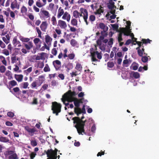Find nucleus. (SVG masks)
<instances>
[{
    "label": "nucleus",
    "instance_id": "1",
    "mask_svg": "<svg viewBox=\"0 0 159 159\" xmlns=\"http://www.w3.org/2000/svg\"><path fill=\"white\" fill-rule=\"evenodd\" d=\"M76 95L75 92H70L65 94L61 98L62 102L66 106H68L69 102H74V104L76 108L80 106V103L82 102V100H79L75 98V96Z\"/></svg>",
    "mask_w": 159,
    "mask_h": 159
},
{
    "label": "nucleus",
    "instance_id": "2",
    "mask_svg": "<svg viewBox=\"0 0 159 159\" xmlns=\"http://www.w3.org/2000/svg\"><path fill=\"white\" fill-rule=\"evenodd\" d=\"M80 119L79 117H74L72 118L74 120L73 123L74 124H75V127L76 128L78 133L79 134H82V133H84V126L85 122V120L83 121L82 119L84 118V116L83 114Z\"/></svg>",
    "mask_w": 159,
    "mask_h": 159
},
{
    "label": "nucleus",
    "instance_id": "3",
    "mask_svg": "<svg viewBox=\"0 0 159 159\" xmlns=\"http://www.w3.org/2000/svg\"><path fill=\"white\" fill-rule=\"evenodd\" d=\"M44 80V78L43 76H41L39 77V78L33 82L31 84V87L32 89L37 88L40 86Z\"/></svg>",
    "mask_w": 159,
    "mask_h": 159
},
{
    "label": "nucleus",
    "instance_id": "4",
    "mask_svg": "<svg viewBox=\"0 0 159 159\" xmlns=\"http://www.w3.org/2000/svg\"><path fill=\"white\" fill-rule=\"evenodd\" d=\"M57 150L55 149V150L52 149L48 150L47 151H45L48 157L47 159H56L57 158Z\"/></svg>",
    "mask_w": 159,
    "mask_h": 159
},
{
    "label": "nucleus",
    "instance_id": "5",
    "mask_svg": "<svg viewBox=\"0 0 159 159\" xmlns=\"http://www.w3.org/2000/svg\"><path fill=\"white\" fill-rule=\"evenodd\" d=\"M61 105L60 104L56 102L52 103V110L53 114H55L56 116H57L58 113L61 111Z\"/></svg>",
    "mask_w": 159,
    "mask_h": 159
},
{
    "label": "nucleus",
    "instance_id": "6",
    "mask_svg": "<svg viewBox=\"0 0 159 159\" xmlns=\"http://www.w3.org/2000/svg\"><path fill=\"white\" fill-rule=\"evenodd\" d=\"M80 11L81 12V13L79 12V18L80 16V17L83 16L86 24L88 25V22L87 21V20L88 18V13L87 10L85 8H81L80 9Z\"/></svg>",
    "mask_w": 159,
    "mask_h": 159
},
{
    "label": "nucleus",
    "instance_id": "7",
    "mask_svg": "<svg viewBox=\"0 0 159 159\" xmlns=\"http://www.w3.org/2000/svg\"><path fill=\"white\" fill-rule=\"evenodd\" d=\"M134 45H135L136 43H133ZM136 44H138L139 47L136 48L137 50L138 54L139 56H142L144 52L145 49L144 48V46L143 45V42L138 41L136 42Z\"/></svg>",
    "mask_w": 159,
    "mask_h": 159
},
{
    "label": "nucleus",
    "instance_id": "8",
    "mask_svg": "<svg viewBox=\"0 0 159 159\" xmlns=\"http://www.w3.org/2000/svg\"><path fill=\"white\" fill-rule=\"evenodd\" d=\"M4 154L6 157L9 156V159H18L16 154L13 151H7L4 152Z\"/></svg>",
    "mask_w": 159,
    "mask_h": 159
},
{
    "label": "nucleus",
    "instance_id": "9",
    "mask_svg": "<svg viewBox=\"0 0 159 159\" xmlns=\"http://www.w3.org/2000/svg\"><path fill=\"white\" fill-rule=\"evenodd\" d=\"M121 33H120L118 35V40L119 42L123 40L122 38V33H123L125 35L129 36V34L130 33L131 31H128L125 28H120Z\"/></svg>",
    "mask_w": 159,
    "mask_h": 159
},
{
    "label": "nucleus",
    "instance_id": "10",
    "mask_svg": "<svg viewBox=\"0 0 159 159\" xmlns=\"http://www.w3.org/2000/svg\"><path fill=\"white\" fill-rule=\"evenodd\" d=\"M91 55L92 61H98L96 58V55L97 56L98 58L99 59H101L102 57L101 53H99L97 51H95L92 53Z\"/></svg>",
    "mask_w": 159,
    "mask_h": 159
},
{
    "label": "nucleus",
    "instance_id": "11",
    "mask_svg": "<svg viewBox=\"0 0 159 159\" xmlns=\"http://www.w3.org/2000/svg\"><path fill=\"white\" fill-rule=\"evenodd\" d=\"M75 113L77 114V116H79L80 114L82 113L85 114L86 113V111L85 108V106H83L82 109L79 108H75Z\"/></svg>",
    "mask_w": 159,
    "mask_h": 159
},
{
    "label": "nucleus",
    "instance_id": "12",
    "mask_svg": "<svg viewBox=\"0 0 159 159\" xmlns=\"http://www.w3.org/2000/svg\"><path fill=\"white\" fill-rule=\"evenodd\" d=\"M57 25L62 29L65 30L67 27L66 22L62 20H58Z\"/></svg>",
    "mask_w": 159,
    "mask_h": 159
},
{
    "label": "nucleus",
    "instance_id": "13",
    "mask_svg": "<svg viewBox=\"0 0 159 159\" xmlns=\"http://www.w3.org/2000/svg\"><path fill=\"white\" fill-rule=\"evenodd\" d=\"M70 15L66 11L62 16V19L65 20H66L68 22H69L70 19Z\"/></svg>",
    "mask_w": 159,
    "mask_h": 159
},
{
    "label": "nucleus",
    "instance_id": "14",
    "mask_svg": "<svg viewBox=\"0 0 159 159\" xmlns=\"http://www.w3.org/2000/svg\"><path fill=\"white\" fill-rule=\"evenodd\" d=\"M41 30L44 32H45L48 27V24L46 21H43L40 25Z\"/></svg>",
    "mask_w": 159,
    "mask_h": 159
},
{
    "label": "nucleus",
    "instance_id": "15",
    "mask_svg": "<svg viewBox=\"0 0 159 159\" xmlns=\"http://www.w3.org/2000/svg\"><path fill=\"white\" fill-rule=\"evenodd\" d=\"M53 64L56 70H58L61 66V62L60 61L58 60L54 61L53 62Z\"/></svg>",
    "mask_w": 159,
    "mask_h": 159
},
{
    "label": "nucleus",
    "instance_id": "16",
    "mask_svg": "<svg viewBox=\"0 0 159 159\" xmlns=\"http://www.w3.org/2000/svg\"><path fill=\"white\" fill-rule=\"evenodd\" d=\"M130 76L131 78H134L135 79H138L140 77V75L138 72L132 71L129 73Z\"/></svg>",
    "mask_w": 159,
    "mask_h": 159
},
{
    "label": "nucleus",
    "instance_id": "17",
    "mask_svg": "<svg viewBox=\"0 0 159 159\" xmlns=\"http://www.w3.org/2000/svg\"><path fill=\"white\" fill-rule=\"evenodd\" d=\"M147 56V53L145 52L144 51V52H143V55L142 56H141V57H142L141 58V60L143 62L145 63L147 62V61H148V57H149V56H148V57Z\"/></svg>",
    "mask_w": 159,
    "mask_h": 159
},
{
    "label": "nucleus",
    "instance_id": "18",
    "mask_svg": "<svg viewBox=\"0 0 159 159\" xmlns=\"http://www.w3.org/2000/svg\"><path fill=\"white\" fill-rule=\"evenodd\" d=\"M45 40L46 43L48 46L51 45V42L52 40V39L49 35H47L45 36Z\"/></svg>",
    "mask_w": 159,
    "mask_h": 159
},
{
    "label": "nucleus",
    "instance_id": "19",
    "mask_svg": "<svg viewBox=\"0 0 159 159\" xmlns=\"http://www.w3.org/2000/svg\"><path fill=\"white\" fill-rule=\"evenodd\" d=\"M115 3L112 0H109V3L107 5V7L109 9H111L113 8H116V7L115 5Z\"/></svg>",
    "mask_w": 159,
    "mask_h": 159
},
{
    "label": "nucleus",
    "instance_id": "20",
    "mask_svg": "<svg viewBox=\"0 0 159 159\" xmlns=\"http://www.w3.org/2000/svg\"><path fill=\"white\" fill-rule=\"evenodd\" d=\"M99 27L100 29H102L105 31H107L108 29V27L103 23H100L99 24Z\"/></svg>",
    "mask_w": 159,
    "mask_h": 159
},
{
    "label": "nucleus",
    "instance_id": "21",
    "mask_svg": "<svg viewBox=\"0 0 159 159\" xmlns=\"http://www.w3.org/2000/svg\"><path fill=\"white\" fill-rule=\"evenodd\" d=\"M25 129L28 132L31 134L32 135L35 132V129L34 128L31 129L28 126H26L25 127Z\"/></svg>",
    "mask_w": 159,
    "mask_h": 159
},
{
    "label": "nucleus",
    "instance_id": "22",
    "mask_svg": "<svg viewBox=\"0 0 159 159\" xmlns=\"http://www.w3.org/2000/svg\"><path fill=\"white\" fill-rule=\"evenodd\" d=\"M64 13V10L61 9V7H60L58 10L57 17L59 18L62 15H63Z\"/></svg>",
    "mask_w": 159,
    "mask_h": 159
},
{
    "label": "nucleus",
    "instance_id": "23",
    "mask_svg": "<svg viewBox=\"0 0 159 159\" xmlns=\"http://www.w3.org/2000/svg\"><path fill=\"white\" fill-rule=\"evenodd\" d=\"M42 13L43 14L44 17L46 18H48L50 17V14L49 12L46 10H43L41 11Z\"/></svg>",
    "mask_w": 159,
    "mask_h": 159
},
{
    "label": "nucleus",
    "instance_id": "24",
    "mask_svg": "<svg viewBox=\"0 0 159 159\" xmlns=\"http://www.w3.org/2000/svg\"><path fill=\"white\" fill-rule=\"evenodd\" d=\"M138 67V64L135 62H134L130 66V68L132 70H137Z\"/></svg>",
    "mask_w": 159,
    "mask_h": 159
},
{
    "label": "nucleus",
    "instance_id": "25",
    "mask_svg": "<svg viewBox=\"0 0 159 159\" xmlns=\"http://www.w3.org/2000/svg\"><path fill=\"white\" fill-rule=\"evenodd\" d=\"M80 70H79L78 71L75 70L74 71H73L71 72H70V74L71 75V76L72 77H73L74 76H75L77 75L80 74Z\"/></svg>",
    "mask_w": 159,
    "mask_h": 159
},
{
    "label": "nucleus",
    "instance_id": "26",
    "mask_svg": "<svg viewBox=\"0 0 159 159\" xmlns=\"http://www.w3.org/2000/svg\"><path fill=\"white\" fill-rule=\"evenodd\" d=\"M9 140L8 138L6 137H0V141L3 143L9 142Z\"/></svg>",
    "mask_w": 159,
    "mask_h": 159
},
{
    "label": "nucleus",
    "instance_id": "27",
    "mask_svg": "<svg viewBox=\"0 0 159 159\" xmlns=\"http://www.w3.org/2000/svg\"><path fill=\"white\" fill-rule=\"evenodd\" d=\"M15 77L17 81L19 82H20L22 80L23 76L22 75H16Z\"/></svg>",
    "mask_w": 159,
    "mask_h": 159
},
{
    "label": "nucleus",
    "instance_id": "28",
    "mask_svg": "<svg viewBox=\"0 0 159 159\" xmlns=\"http://www.w3.org/2000/svg\"><path fill=\"white\" fill-rule=\"evenodd\" d=\"M70 43L73 47L76 46L78 45L77 41H76V40L74 39H71Z\"/></svg>",
    "mask_w": 159,
    "mask_h": 159
},
{
    "label": "nucleus",
    "instance_id": "29",
    "mask_svg": "<svg viewBox=\"0 0 159 159\" xmlns=\"http://www.w3.org/2000/svg\"><path fill=\"white\" fill-rule=\"evenodd\" d=\"M71 24L73 26H77L78 24L77 20L75 18L72 19L71 21Z\"/></svg>",
    "mask_w": 159,
    "mask_h": 159
},
{
    "label": "nucleus",
    "instance_id": "30",
    "mask_svg": "<svg viewBox=\"0 0 159 159\" xmlns=\"http://www.w3.org/2000/svg\"><path fill=\"white\" fill-rule=\"evenodd\" d=\"M30 141V144L33 147H35L37 145V143L35 139H32Z\"/></svg>",
    "mask_w": 159,
    "mask_h": 159
},
{
    "label": "nucleus",
    "instance_id": "31",
    "mask_svg": "<svg viewBox=\"0 0 159 159\" xmlns=\"http://www.w3.org/2000/svg\"><path fill=\"white\" fill-rule=\"evenodd\" d=\"M18 4L17 0H14V1L12 2L11 5V7L12 9H13L15 8V7Z\"/></svg>",
    "mask_w": 159,
    "mask_h": 159
},
{
    "label": "nucleus",
    "instance_id": "32",
    "mask_svg": "<svg viewBox=\"0 0 159 159\" xmlns=\"http://www.w3.org/2000/svg\"><path fill=\"white\" fill-rule=\"evenodd\" d=\"M28 83L27 82H24L21 84L20 87L21 88L26 89L28 88Z\"/></svg>",
    "mask_w": 159,
    "mask_h": 159
},
{
    "label": "nucleus",
    "instance_id": "33",
    "mask_svg": "<svg viewBox=\"0 0 159 159\" xmlns=\"http://www.w3.org/2000/svg\"><path fill=\"white\" fill-rule=\"evenodd\" d=\"M20 43L19 41L17 40L16 37L14 38L12 40V43L15 46H16L17 45L19 44Z\"/></svg>",
    "mask_w": 159,
    "mask_h": 159
},
{
    "label": "nucleus",
    "instance_id": "34",
    "mask_svg": "<svg viewBox=\"0 0 159 159\" xmlns=\"http://www.w3.org/2000/svg\"><path fill=\"white\" fill-rule=\"evenodd\" d=\"M0 59L2 63L5 66H7V62L5 58L2 56H0Z\"/></svg>",
    "mask_w": 159,
    "mask_h": 159
},
{
    "label": "nucleus",
    "instance_id": "35",
    "mask_svg": "<svg viewBox=\"0 0 159 159\" xmlns=\"http://www.w3.org/2000/svg\"><path fill=\"white\" fill-rule=\"evenodd\" d=\"M141 41L143 42V43L146 44L148 43H150V42L152 41V40H150L148 39H142Z\"/></svg>",
    "mask_w": 159,
    "mask_h": 159
},
{
    "label": "nucleus",
    "instance_id": "36",
    "mask_svg": "<svg viewBox=\"0 0 159 159\" xmlns=\"http://www.w3.org/2000/svg\"><path fill=\"white\" fill-rule=\"evenodd\" d=\"M27 11V8L24 6L21 8V12L22 14H26Z\"/></svg>",
    "mask_w": 159,
    "mask_h": 159
},
{
    "label": "nucleus",
    "instance_id": "37",
    "mask_svg": "<svg viewBox=\"0 0 159 159\" xmlns=\"http://www.w3.org/2000/svg\"><path fill=\"white\" fill-rule=\"evenodd\" d=\"M44 46H43L40 49L41 51H43L45 49H46L48 50H49V46H47L45 43H44Z\"/></svg>",
    "mask_w": 159,
    "mask_h": 159
},
{
    "label": "nucleus",
    "instance_id": "38",
    "mask_svg": "<svg viewBox=\"0 0 159 159\" xmlns=\"http://www.w3.org/2000/svg\"><path fill=\"white\" fill-rule=\"evenodd\" d=\"M79 12L77 10H75L73 12V16L75 19L79 18Z\"/></svg>",
    "mask_w": 159,
    "mask_h": 159
},
{
    "label": "nucleus",
    "instance_id": "39",
    "mask_svg": "<svg viewBox=\"0 0 159 159\" xmlns=\"http://www.w3.org/2000/svg\"><path fill=\"white\" fill-rule=\"evenodd\" d=\"M122 77L123 79L125 78L127 76V74L128 73V72L127 71H126L125 70H122Z\"/></svg>",
    "mask_w": 159,
    "mask_h": 159
},
{
    "label": "nucleus",
    "instance_id": "40",
    "mask_svg": "<svg viewBox=\"0 0 159 159\" xmlns=\"http://www.w3.org/2000/svg\"><path fill=\"white\" fill-rule=\"evenodd\" d=\"M103 7L101 6H100V8L97 10L96 13L98 14H100L102 13L103 12V10L102 9Z\"/></svg>",
    "mask_w": 159,
    "mask_h": 159
},
{
    "label": "nucleus",
    "instance_id": "41",
    "mask_svg": "<svg viewBox=\"0 0 159 159\" xmlns=\"http://www.w3.org/2000/svg\"><path fill=\"white\" fill-rule=\"evenodd\" d=\"M51 21L52 22V24L53 25H55L57 24V20L56 17L54 16H53L51 18Z\"/></svg>",
    "mask_w": 159,
    "mask_h": 159
},
{
    "label": "nucleus",
    "instance_id": "42",
    "mask_svg": "<svg viewBox=\"0 0 159 159\" xmlns=\"http://www.w3.org/2000/svg\"><path fill=\"white\" fill-rule=\"evenodd\" d=\"M111 26L113 28V30H118V25L116 24H111Z\"/></svg>",
    "mask_w": 159,
    "mask_h": 159
},
{
    "label": "nucleus",
    "instance_id": "43",
    "mask_svg": "<svg viewBox=\"0 0 159 159\" xmlns=\"http://www.w3.org/2000/svg\"><path fill=\"white\" fill-rule=\"evenodd\" d=\"M36 30L38 34V37H39L40 38H42V36H41L42 32H41L40 30L39 29L38 27H36Z\"/></svg>",
    "mask_w": 159,
    "mask_h": 159
},
{
    "label": "nucleus",
    "instance_id": "44",
    "mask_svg": "<svg viewBox=\"0 0 159 159\" xmlns=\"http://www.w3.org/2000/svg\"><path fill=\"white\" fill-rule=\"evenodd\" d=\"M107 65L108 67L109 68H111L113 67L114 66V64L112 61L108 62L107 63Z\"/></svg>",
    "mask_w": 159,
    "mask_h": 159
},
{
    "label": "nucleus",
    "instance_id": "45",
    "mask_svg": "<svg viewBox=\"0 0 159 159\" xmlns=\"http://www.w3.org/2000/svg\"><path fill=\"white\" fill-rule=\"evenodd\" d=\"M89 20L91 22L95 20V16L94 15H91L89 16Z\"/></svg>",
    "mask_w": 159,
    "mask_h": 159
},
{
    "label": "nucleus",
    "instance_id": "46",
    "mask_svg": "<svg viewBox=\"0 0 159 159\" xmlns=\"http://www.w3.org/2000/svg\"><path fill=\"white\" fill-rule=\"evenodd\" d=\"M75 68L76 70L81 69H82V67L81 64L78 63L76 64Z\"/></svg>",
    "mask_w": 159,
    "mask_h": 159
},
{
    "label": "nucleus",
    "instance_id": "47",
    "mask_svg": "<svg viewBox=\"0 0 159 159\" xmlns=\"http://www.w3.org/2000/svg\"><path fill=\"white\" fill-rule=\"evenodd\" d=\"M75 57V55L74 53L69 54L68 56V57L70 60L73 59Z\"/></svg>",
    "mask_w": 159,
    "mask_h": 159
},
{
    "label": "nucleus",
    "instance_id": "48",
    "mask_svg": "<svg viewBox=\"0 0 159 159\" xmlns=\"http://www.w3.org/2000/svg\"><path fill=\"white\" fill-rule=\"evenodd\" d=\"M36 155V153L34 152H32L30 155V159H34V158L35 157Z\"/></svg>",
    "mask_w": 159,
    "mask_h": 159
},
{
    "label": "nucleus",
    "instance_id": "49",
    "mask_svg": "<svg viewBox=\"0 0 159 159\" xmlns=\"http://www.w3.org/2000/svg\"><path fill=\"white\" fill-rule=\"evenodd\" d=\"M23 42H27L29 41L30 40V39L28 38H25L24 37H22L20 39Z\"/></svg>",
    "mask_w": 159,
    "mask_h": 159
},
{
    "label": "nucleus",
    "instance_id": "50",
    "mask_svg": "<svg viewBox=\"0 0 159 159\" xmlns=\"http://www.w3.org/2000/svg\"><path fill=\"white\" fill-rule=\"evenodd\" d=\"M2 53L6 56L9 55V51L6 49H4L2 50Z\"/></svg>",
    "mask_w": 159,
    "mask_h": 159
},
{
    "label": "nucleus",
    "instance_id": "51",
    "mask_svg": "<svg viewBox=\"0 0 159 159\" xmlns=\"http://www.w3.org/2000/svg\"><path fill=\"white\" fill-rule=\"evenodd\" d=\"M48 84H45L43 85L42 88L41 89V90H46L48 88Z\"/></svg>",
    "mask_w": 159,
    "mask_h": 159
},
{
    "label": "nucleus",
    "instance_id": "52",
    "mask_svg": "<svg viewBox=\"0 0 159 159\" xmlns=\"http://www.w3.org/2000/svg\"><path fill=\"white\" fill-rule=\"evenodd\" d=\"M10 84L12 86H15L17 85L16 81L15 80H12L10 82Z\"/></svg>",
    "mask_w": 159,
    "mask_h": 159
},
{
    "label": "nucleus",
    "instance_id": "53",
    "mask_svg": "<svg viewBox=\"0 0 159 159\" xmlns=\"http://www.w3.org/2000/svg\"><path fill=\"white\" fill-rule=\"evenodd\" d=\"M7 115L8 116L10 117H12L14 116V113L12 112H8L7 113Z\"/></svg>",
    "mask_w": 159,
    "mask_h": 159
},
{
    "label": "nucleus",
    "instance_id": "54",
    "mask_svg": "<svg viewBox=\"0 0 159 159\" xmlns=\"http://www.w3.org/2000/svg\"><path fill=\"white\" fill-rule=\"evenodd\" d=\"M40 41V39L38 38H36L34 40V42L35 45L37 44Z\"/></svg>",
    "mask_w": 159,
    "mask_h": 159
},
{
    "label": "nucleus",
    "instance_id": "55",
    "mask_svg": "<svg viewBox=\"0 0 159 159\" xmlns=\"http://www.w3.org/2000/svg\"><path fill=\"white\" fill-rule=\"evenodd\" d=\"M113 38H110L109 39V41L108 42V44L109 46L113 44Z\"/></svg>",
    "mask_w": 159,
    "mask_h": 159
},
{
    "label": "nucleus",
    "instance_id": "56",
    "mask_svg": "<svg viewBox=\"0 0 159 159\" xmlns=\"http://www.w3.org/2000/svg\"><path fill=\"white\" fill-rule=\"evenodd\" d=\"M52 53L54 55H56L57 53V51L56 48L52 49Z\"/></svg>",
    "mask_w": 159,
    "mask_h": 159
},
{
    "label": "nucleus",
    "instance_id": "57",
    "mask_svg": "<svg viewBox=\"0 0 159 159\" xmlns=\"http://www.w3.org/2000/svg\"><path fill=\"white\" fill-rule=\"evenodd\" d=\"M45 54L46 53L44 52H42L39 54L41 58V60H44L45 59L44 55H45Z\"/></svg>",
    "mask_w": 159,
    "mask_h": 159
},
{
    "label": "nucleus",
    "instance_id": "58",
    "mask_svg": "<svg viewBox=\"0 0 159 159\" xmlns=\"http://www.w3.org/2000/svg\"><path fill=\"white\" fill-rule=\"evenodd\" d=\"M129 61H130V62H131V61L130 60L128 61V60H127V59L124 60L123 61V66H125V65L128 64L129 63Z\"/></svg>",
    "mask_w": 159,
    "mask_h": 159
},
{
    "label": "nucleus",
    "instance_id": "59",
    "mask_svg": "<svg viewBox=\"0 0 159 159\" xmlns=\"http://www.w3.org/2000/svg\"><path fill=\"white\" fill-rule=\"evenodd\" d=\"M38 103L37 99L36 98H34L33 102H32V104H37Z\"/></svg>",
    "mask_w": 159,
    "mask_h": 159
},
{
    "label": "nucleus",
    "instance_id": "60",
    "mask_svg": "<svg viewBox=\"0 0 159 159\" xmlns=\"http://www.w3.org/2000/svg\"><path fill=\"white\" fill-rule=\"evenodd\" d=\"M58 83L55 80H53L51 82V85L52 86H56L57 85Z\"/></svg>",
    "mask_w": 159,
    "mask_h": 159
},
{
    "label": "nucleus",
    "instance_id": "61",
    "mask_svg": "<svg viewBox=\"0 0 159 159\" xmlns=\"http://www.w3.org/2000/svg\"><path fill=\"white\" fill-rule=\"evenodd\" d=\"M69 27L70 28V30L73 32H75L76 31V29L74 27H72L69 26Z\"/></svg>",
    "mask_w": 159,
    "mask_h": 159
},
{
    "label": "nucleus",
    "instance_id": "62",
    "mask_svg": "<svg viewBox=\"0 0 159 159\" xmlns=\"http://www.w3.org/2000/svg\"><path fill=\"white\" fill-rule=\"evenodd\" d=\"M28 16L31 20H33L34 19V16L32 14H30L28 15Z\"/></svg>",
    "mask_w": 159,
    "mask_h": 159
},
{
    "label": "nucleus",
    "instance_id": "63",
    "mask_svg": "<svg viewBox=\"0 0 159 159\" xmlns=\"http://www.w3.org/2000/svg\"><path fill=\"white\" fill-rule=\"evenodd\" d=\"M6 75H7L8 76V78L9 79H10L11 78V73L9 71H8L6 73Z\"/></svg>",
    "mask_w": 159,
    "mask_h": 159
},
{
    "label": "nucleus",
    "instance_id": "64",
    "mask_svg": "<svg viewBox=\"0 0 159 159\" xmlns=\"http://www.w3.org/2000/svg\"><path fill=\"white\" fill-rule=\"evenodd\" d=\"M67 67L68 70H70V68L72 69L73 67V65L71 63H69L67 65Z\"/></svg>",
    "mask_w": 159,
    "mask_h": 159
}]
</instances>
